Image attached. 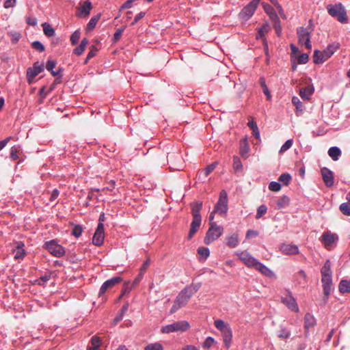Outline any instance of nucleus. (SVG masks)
I'll list each match as a JSON object with an SVG mask.
<instances>
[{
    "label": "nucleus",
    "instance_id": "41",
    "mask_svg": "<svg viewBox=\"0 0 350 350\" xmlns=\"http://www.w3.org/2000/svg\"><path fill=\"white\" fill-rule=\"evenodd\" d=\"M198 253L202 256L204 259H206L210 254V251L207 247H200L198 249Z\"/></svg>",
    "mask_w": 350,
    "mask_h": 350
},
{
    "label": "nucleus",
    "instance_id": "9",
    "mask_svg": "<svg viewBox=\"0 0 350 350\" xmlns=\"http://www.w3.org/2000/svg\"><path fill=\"white\" fill-rule=\"evenodd\" d=\"M192 296L190 295L185 289H183L178 296L176 297V299L174 301V304L170 309V313L174 314L177 310H178L180 308L184 307L187 305L188 301H189L190 298Z\"/></svg>",
    "mask_w": 350,
    "mask_h": 350
},
{
    "label": "nucleus",
    "instance_id": "57",
    "mask_svg": "<svg viewBox=\"0 0 350 350\" xmlns=\"http://www.w3.org/2000/svg\"><path fill=\"white\" fill-rule=\"evenodd\" d=\"M56 66V62L54 60H48L46 64V68L49 71H52Z\"/></svg>",
    "mask_w": 350,
    "mask_h": 350
},
{
    "label": "nucleus",
    "instance_id": "51",
    "mask_svg": "<svg viewBox=\"0 0 350 350\" xmlns=\"http://www.w3.org/2000/svg\"><path fill=\"white\" fill-rule=\"evenodd\" d=\"M144 350H163V347L159 343H153L147 345Z\"/></svg>",
    "mask_w": 350,
    "mask_h": 350
},
{
    "label": "nucleus",
    "instance_id": "56",
    "mask_svg": "<svg viewBox=\"0 0 350 350\" xmlns=\"http://www.w3.org/2000/svg\"><path fill=\"white\" fill-rule=\"evenodd\" d=\"M97 51H98V49L95 46H94V45L91 46L90 50L88 54V59H91L93 57H94L96 55Z\"/></svg>",
    "mask_w": 350,
    "mask_h": 350
},
{
    "label": "nucleus",
    "instance_id": "21",
    "mask_svg": "<svg viewBox=\"0 0 350 350\" xmlns=\"http://www.w3.org/2000/svg\"><path fill=\"white\" fill-rule=\"evenodd\" d=\"M280 251L285 255H295L299 253V248L296 245L283 243L280 247Z\"/></svg>",
    "mask_w": 350,
    "mask_h": 350
},
{
    "label": "nucleus",
    "instance_id": "5",
    "mask_svg": "<svg viewBox=\"0 0 350 350\" xmlns=\"http://www.w3.org/2000/svg\"><path fill=\"white\" fill-rule=\"evenodd\" d=\"M224 232L222 226H217L215 222H211L210 227L206 232L204 239L206 245H209L216 239H217Z\"/></svg>",
    "mask_w": 350,
    "mask_h": 350
},
{
    "label": "nucleus",
    "instance_id": "64",
    "mask_svg": "<svg viewBox=\"0 0 350 350\" xmlns=\"http://www.w3.org/2000/svg\"><path fill=\"white\" fill-rule=\"evenodd\" d=\"M258 232L252 230H247V232L246 233V238L249 239L252 237H256V236H258Z\"/></svg>",
    "mask_w": 350,
    "mask_h": 350
},
{
    "label": "nucleus",
    "instance_id": "13",
    "mask_svg": "<svg viewBox=\"0 0 350 350\" xmlns=\"http://www.w3.org/2000/svg\"><path fill=\"white\" fill-rule=\"evenodd\" d=\"M298 36L299 43L300 44H304L307 49L310 50L312 45L310 43V33L306 28L303 27H299L297 30Z\"/></svg>",
    "mask_w": 350,
    "mask_h": 350
},
{
    "label": "nucleus",
    "instance_id": "35",
    "mask_svg": "<svg viewBox=\"0 0 350 350\" xmlns=\"http://www.w3.org/2000/svg\"><path fill=\"white\" fill-rule=\"evenodd\" d=\"M101 345L100 338L96 336H94L91 339V347L89 350H99V347Z\"/></svg>",
    "mask_w": 350,
    "mask_h": 350
},
{
    "label": "nucleus",
    "instance_id": "60",
    "mask_svg": "<svg viewBox=\"0 0 350 350\" xmlns=\"http://www.w3.org/2000/svg\"><path fill=\"white\" fill-rule=\"evenodd\" d=\"M145 16V12H141L139 14H137L134 21L131 23V25H134L135 23H137L140 19H142Z\"/></svg>",
    "mask_w": 350,
    "mask_h": 350
},
{
    "label": "nucleus",
    "instance_id": "47",
    "mask_svg": "<svg viewBox=\"0 0 350 350\" xmlns=\"http://www.w3.org/2000/svg\"><path fill=\"white\" fill-rule=\"evenodd\" d=\"M81 33L79 31H75L70 36V42L72 45L76 44L80 39Z\"/></svg>",
    "mask_w": 350,
    "mask_h": 350
},
{
    "label": "nucleus",
    "instance_id": "14",
    "mask_svg": "<svg viewBox=\"0 0 350 350\" xmlns=\"http://www.w3.org/2000/svg\"><path fill=\"white\" fill-rule=\"evenodd\" d=\"M44 70V64L36 62L33 64L32 67H30L27 70V79L29 84H31L33 79L41 72Z\"/></svg>",
    "mask_w": 350,
    "mask_h": 350
},
{
    "label": "nucleus",
    "instance_id": "29",
    "mask_svg": "<svg viewBox=\"0 0 350 350\" xmlns=\"http://www.w3.org/2000/svg\"><path fill=\"white\" fill-rule=\"evenodd\" d=\"M263 9L265 12L269 16L270 18L272 20L278 19V16L274 9L271 5L268 3H262Z\"/></svg>",
    "mask_w": 350,
    "mask_h": 350
},
{
    "label": "nucleus",
    "instance_id": "16",
    "mask_svg": "<svg viewBox=\"0 0 350 350\" xmlns=\"http://www.w3.org/2000/svg\"><path fill=\"white\" fill-rule=\"evenodd\" d=\"M79 5L76 15L79 18H87L92 9L91 1L90 0H85L83 3L80 2Z\"/></svg>",
    "mask_w": 350,
    "mask_h": 350
},
{
    "label": "nucleus",
    "instance_id": "6",
    "mask_svg": "<svg viewBox=\"0 0 350 350\" xmlns=\"http://www.w3.org/2000/svg\"><path fill=\"white\" fill-rule=\"evenodd\" d=\"M327 10L329 14L332 17L336 18L339 22L346 23L347 21L346 11L342 3L329 4L327 6Z\"/></svg>",
    "mask_w": 350,
    "mask_h": 350
},
{
    "label": "nucleus",
    "instance_id": "37",
    "mask_svg": "<svg viewBox=\"0 0 350 350\" xmlns=\"http://www.w3.org/2000/svg\"><path fill=\"white\" fill-rule=\"evenodd\" d=\"M51 278V273H46L44 275H42L37 280L36 282L38 285L43 286L46 282H48Z\"/></svg>",
    "mask_w": 350,
    "mask_h": 350
},
{
    "label": "nucleus",
    "instance_id": "50",
    "mask_svg": "<svg viewBox=\"0 0 350 350\" xmlns=\"http://www.w3.org/2000/svg\"><path fill=\"white\" fill-rule=\"evenodd\" d=\"M269 189L272 191H279L281 189V185L278 182L272 181L269 185Z\"/></svg>",
    "mask_w": 350,
    "mask_h": 350
},
{
    "label": "nucleus",
    "instance_id": "4",
    "mask_svg": "<svg viewBox=\"0 0 350 350\" xmlns=\"http://www.w3.org/2000/svg\"><path fill=\"white\" fill-rule=\"evenodd\" d=\"M214 325L221 332L225 347L229 348L232 338V332L229 324L221 319H217L215 321Z\"/></svg>",
    "mask_w": 350,
    "mask_h": 350
},
{
    "label": "nucleus",
    "instance_id": "44",
    "mask_svg": "<svg viewBox=\"0 0 350 350\" xmlns=\"http://www.w3.org/2000/svg\"><path fill=\"white\" fill-rule=\"evenodd\" d=\"M291 179V176L289 174H282L279 177V180L284 185H288Z\"/></svg>",
    "mask_w": 350,
    "mask_h": 350
},
{
    "label": "nucleus",
    "instance_id": "58",
    "mask_svg": "<svg viewBox=\"0 0 350 350\" xmlns=\"http://www.w3.org/2000/svg\"><path fill=\"white\" fill-rule=\"evenodd\" d=\"M275 20H276V21L274 23L273 27H274V29H275L276 33L278 36H280L281 31H282V27H281V25H280V21H279L278 18L275 19Z\"/></svg>",
    "mask_w": 350,
    "mask_h": 350
},
{
    "label": "nucleus",
    "instance_id": "43",
    "mask_svg": "<svg viewBox=\"0 0 350 350\" xmlns=\"http://www.w3.org/2000/svg\"><path fill=\"white\" fill-rule=\"evenodd\" d=\"M20 150H20L19 147H16V146L12 147L11 150H10V157L13 160H17L18 159H19L18 153H19Z\"/></svg>",
    "mask_w": 350,
    "mask_h": 350
},
{
    "label": "nucleus",
    "instance_id": "22",
    "mask_svg": "<svg viewBox=\"0 0 350 350\" xmlns=\"http://www.w3.org/2000/svg\"><path fill=\"white\" fill-rule=\"evenodd\" d=\"M323 180L327 187H332L334 185V176L331 170L327 167L321 169Z\"/></svg>",
    "mask_w": 350,
    "mask_h": 350
},
{
    "label": "nucleus",
    "instance_id": "18",
    "mask_svg": "<svg viewBox=\"0 0 350 350\" xmlns=\"http://www.w3.org/2000/svg\"><path fill=\"white\" fill-rule=\"evenodd\" d=\"M122 281V278L120 277H113L109 280L105 281L103 285L101 286L98 296L100 297L103 295L108 289L111 288L116 284L120 283Z\"/></svg>",
    "mask_w": 350,
    "mask_h": 350
},
{
    "label": "nucleus",
    "instance_id": "28",
    "mask_svg": "<svg viewBox=\"0 0 350 350\" xmlns=\"http://www.w3.org/2000/svg\"><path fill=\"white\" fill-rule=\"evenodd\" d=\"M305 329L308 330L310 327H313L316 325L314 317L310 313H306L304 317Z\"/></svg>",
    "mask_w": 350,
    "mask_h": 350
},
{
    "label": "nucleus",
    "instance_id": "53",
    "mask_svg": "<svg viewBox=\"0 0 350 350\" xmlns=\"http://www.w3.org/2000/svg\"><path fill=\"white\" fill-rule=\"evenodd\" d=\"M217 163H213L210 165H208L205 169H204V174L206 176H208L216 167Z\"/></svg>",
    "mask_w": 350,
    "mask_h": 350
},
{
    "label": "nucleus",
    "instance_id": "32",
    "mask_svg": "<svg viewBox=\"0 0 350 350\" xmlns=\"http://www.w3.org/2000/svg\"><path fill=\"white\" fill-rule=\"evenodd\" d=\"M201 287V283H192L185 288V291L191 296L194 295Z\"/></svg>",
    "mask_w": 350,
    "mask_h": 350
},
{
    "label": "nucleus",
    "instance_id": "2",
    "mask_svg": "<svg viewBox=\"0 0 350 350\" xmlns=\"http://www.w3.org/2000/svg\"><path fill=\"white\" fill-rule=\"evenodd\" d=\"M321 282L323 287V293L328 297L331 293L332 285V278L331 271V263L329 260H326L321 270Z\"/></svg>",
    "mask_w": 350,
    "mask_h": 350
},
{
    "label": "nucleus",
    "instance_id": "33",
    "mask_svg": "<svg viewBox=\"0 0 350 350\" xmlns=\"http://www.w3.org/2000/svg\"><path fill=\"white\" fill-rule=\"evenodd\" d=\"M338 288L340 293H350V280H341L339 283Z\"/></svg>",
    "mask_w": 350,
    "mask_h": 350
},
{
    "label": "nucleus",
    "instance_id": "42",
    "mask_svg": "<svg viewBox=\"0 0 350 350\" xmlns=\"http://www.w3.org/2000/svg\"><path fill=\"white\" fill-rule=\"evenodd\" d=\"M267 207L265 204L260 205L257 210V213L256 215V219H260L264 214L267 213Z\"/></svg>",
    "mask_w": 350,
    "mask_h": 350
},
{
    "label": "nucleus",
    "instance_id": "27",
    "mask_svg": "<svg viewBox=\"0 0 350 350\" xmlns=\"http://www.w3.org/2000/svg\"><path fill=\"white\" fill-rule=\"evenodd\" d=\"M250 151V146L246 138L243 139L240 142V150L239 153L243 157H247Z\"/></svg>",
    "mask_w": 350,
    "mask_h": 350
},
{
    "label": "nucleus",
    "instance_id": "11",
    "mask_svg": "<svg viewBox=\"0 0 350 350\" xmlns=\"http://www.w3.org/2000/svg\"><path fill=\"white\" fill-rule=\"evenodd\" d=\"M228 195L226 191L222 190L219 194V198L215 204L214 212L220 215H224L228 211Z\"/></svg>",
    "mask_w": 350,
    "mask_h": 350
},
{
    "label": "nucleus",
    "instance_id": "7",
    "mask_svg": "<svg viewBox=\"0 0 350 350\" xmlns=\"http://www.w3.org/2000/svg\"><path fill=\"white\" fill-rule=\"evenodd\" d=\"M190 325L187 321H180L172 324L163 326L161 332L163 334H170L171 332H184L188 330Z\"/></svg>",
    "mask_w": 350,
    "mask_h": 350
},
{
    "label": "nucleus",
    "instance_id": "46",
    "mask_svg": "<svg viewBox=\"0 0 350 350\" xmlns=\"http://www.w3.org/2000/svg\"><path fill=\"white\" fill-rule=\"evenodd\" d=\"M293 145V140L288 139L286 142L282 146L280 150H279L280 154L284 153L288 149H289Z\"/></svg>",
    "mask_w": 350,
    "mask_h": 350
},
{
    "label": "nucleus",
    "instance_id": "62",
    "mask_svg": "<svg viewBox=\"0 0 350 350\" xmlns=\"http://www.w3.org/2000/svg\"><path fill=\"white\" fill-rule=\"evenodd\" d=\"M150 265V260H146L142 265L141 269H140V275L142 274L143 272L146 271V270L148 269V267Z\"/></svg>",
    "mask_w": 350,
    "mask_h": 350
},
{
    "label": "nucleus",
    "instance_id": "59",
    "mask_svg": "<svg viewBox=\"0 0 350 350\" xmlns=\"http://www.w3.org/2000/svg\"><path fill=\"white\" fill-rule=\"evenodd\" d=\"M85 48L82 45L79 44V46L76 47L74 49L73 53L77 55H81L83 51H85Z\"/></svg>",
    "mask_w": 350,
    "mask_h": 350
},
{
    "label": "nucleus",
    "instance_id": "63",
    "mask_svg": "<svg viewBox=\"0 0 350 350\" xmlns=\"http://www.w3.org/2000/svg\"><path fill=\"white\" fill-rule=\"evenodd\" d=\"M16 0H6L4 2V8H10L13 7L15 5Z\"/></svg>",
    "mask_w": 350,
    "mask_h": 350
},
{
    "label": "nucleus",
    "instance_id": "45",
    "mask_svg": "<svg viewBox=\"0 0 350 350\" xmlns=\"http://www.w3.org/2000/svg\"><path fill=\"white\" fill-rule=\"evenodd\" d=\"M233 167L236 171L242 170V163L240 159L238 157H234L233 158Z\"/></svg>",
    "mask_w": 350,
    "mask_h": 350
},
{
    "label": "nucleus",
    "instance_id": "10",
    "mask_svg": "<svg viewBox=\"0 0 350 350\" xmlns=\"http://www.w3.org/2000/svg\"><path fill=\"white\" fill-rule=\"evenodd\" d=\"M44 247L51 254L57 258L62 257L66 253L64 248L61 245L58 244L55 240L46 241L44 245Z\"/></svg>",
    "mask_w": 350,
    "mask_h": 350
},
{
    "label": "nucleus",
    "instance_id": "38",
    "mask_svg": "<svg viewBox=\"0 0 350 350\" xmlns=\"http://www.w3.org/2000/svg\"><path fill=\"white\" fill-rule=\"evenodd\" d=\"M292 103L296 107L297 111H302L304 109V106L298 97L293 96L292 98Z\"/></svg>",
    "mask_w": 350,
    "mask_h": 350
},
{
    "label": "nucleus",
    "instance_id": "48",
    "mask_svg": "<svg viewBox=\"0 0 350 350\" xmlns=\"http://www.w3.org/2000/svg\"><path fill=\"white\" fill-rule=\"evenodd\" d=\"M31 46L35 50L39 52H43L45 49L44 45L40 41L33 42Z\"/></svg>",
    "mask_w": 350,
    "mask_h": 350
},
{
    "label": "nucleus",
    "instance_id": "54",
    "mask_svg": "<svg viewBox=\"0 0 350 350\" xmlns=\"http://www.w3.org/2000/svg\"><path fill=\"white\" fill-rule=\"evenodd\" d=\"M309 57L307 53H303L299 55L297 62L299 64H306L308 62Z\"/></svg>",
    "mask_w": 350,
    "mask_h": 350
},
{
    "label": "nucleus",
    "instance_id": "55",
    "mask_svg": "<svg viewBox=\"0 0 350 350\" xmlns=\"http://www.w3.org/2000/svg\"><path fill=\"white\" fill-rule=\"evenodd\" d=\"M267 31V29L265 26L259 28L258 30V32L256 33V39L262 38L265 36V33Z\"/></svg>",
    "mask_w": 350,
    "mask_h": 350
},
{
    "label": "nucleus",
    "instance_id": "15",
    "mask_svg": "<svg viewBox=\"0 0 350 350\" xmlns=\"http://www.w3.org/2000/svg\"><path fill=\"white\" fill-rule=\"evenodd\" d=\"M237 255L241 262L248 267L254 268L258 262V260L247 251L241 252L238 253Z\"/></svg>",
    "mask_w": 350,
    "mask_h": 350
},
{
    "label": "nucleus",
    "instance_id": "40",
    "mask_svg": "<svg viewBox=\"0 0 350 350\" xmlns=\"http://www.w3.org/2000/svg\"><path fill=\"white\" fill-rule=\"evenodd\" d=\"M260 85L262 88V91H263L264 94L267 96V99H270L271 94H270V92L269 91V89H268L266 83H265V79L263 78H260Z\"/></svg>",
    "mask_w": 350,
    "mask_h": 350
},
{
    "label": "nucleus",
    "instance_id": "39",
    "mask_svg": "<svg viewBox=\"0 0 350 350\" xmlns=\"http://www.w3.org/2000/svg\"><path fill=\"white\" fill-rule=\"evenodd\" d=\"M340 210L344 215L350 216V204L348 202L341 204Z\"/></svg>",
    "mask_w": 350,
    "mask_h": 350
},
{
    "label": "nucleus",
    "instance_id": "1",
    "mask_svg": "<svg viewBox=\"0 0 350 350\" xmlns=\"http://www.w3.org/2000/svg\"><path fill=\"white\" fill-rule=\"evenodd\" d=\"M191 208L193 220L188 234V239H191L194 236L201 225L202 217L200 212L202 208V202H193L191 203Z\"/></svg>",
    "mask_w": 350,
    "mask_h": 350
},
{
    "label": "nucleus",
    "instance_id": "24",
    "mask_svg": "<svg viewBox=\"0 0 350 350\" xmlns=\"http://www.w3.org/2000/svg\"><path fill=\"white\" fill-rule=\"evenodd\" d=\"M239 243V234L235 232L232 234L228 235L225 238V244L230 247H236Z\"/></svg>",
    "mask_w": 350,
    "mask_h": 350
},
{
    "label": "nucleus",
    "instance_id": "34",
    "mask_svg": "<svg viewBox=\"0 0 350 350\" xmlns=\"http://www.w3.org/2000/svg\"><path fill=\"white\" fill-rule=\"evenodd\" d=\"M44 33L48 37H52L55 35V29L48 23L42 24Z\"/></svg>",
    "mask_w": 350,
    "mask_h": 350
},
{
    "label": "nucleus",
    "instance_id": "26",
    "mask_svg": "<svg viewBox=\"0 0 350 350\" xmlns=\"http://www.w3.org/2000/svg\"><path fill=\"white\" fill-rule=\"evenodd\" d=\"M254 268L266 276L271 277L273 275V273L268 267L258 261Z\"/></svg>",
    "mask_w": 350,
    "mask_h": 350
},
{
    "label": "nucleus",
    "instance_id": "19",
    "mask_svg": "<svg viewBox=\"0 0 350 350\" xmlns=\"http://www.w3.org/2000/svg\"><path fill=\"white\" fill-rule=\"evenodd\" d=\"M282 302L286 305L291 310L297 312L299 308L295 299L292 296L291 293H288L284 297H282Z\"/></svg>",
    "mask_w": 350,
    "mask_h": 350
},
{
    "label": "nucleus",
    "instance_id": "20",
    "mask_svg": "<svg viewBox=\"0 0 350 350\" xmlns=\"http://www.w3.org/2000/svg\"><path fill=\"white\" fill-rule=\"evenodd\" d=\"M337 239L338 236L336 234L332 233L329 231L323 232L321 238V240L323 243L325 247L331 246Z\"/></svg>",
    "mask_w": 350,
    "mask_h": 350
},
{
    "label": "nucleus",
    "instance_id": "12",
    "mask_svg": "<svg viewBox=\"0 0 350 350\" xmlns=\"http://www.w3.org/2000/svg\"><path fill=\"white\" fill-rule=\"evenodd\" d=\"M260 0H252L246 6H245L239 14L240 17L243 20H248L252 16L256 9L258 7Z\"/></svg>",
    "mask_w": 350,
    "mask_h": 350
},
{
    "label": "nucleus",
    "instance_id": "61",
    "mask_svg": "<svg viewBox=\"0 0 350 350\" xmlns=\"http://www.w3.org/2000/svg\"><path fill=\"white\" fill-rule=\"evenodd\" d=\"M123 31L124 29H118L116 30L113 36L115 41H118L120 38Z\"/></svg>",
    "mask_w": 350,
    "mask_h": 350
},
{
    "label": "nucleus",
    "instance_id": "36",
    "mask_svg": "<svg viewBox=\"0 0 350 350\" xmlns=\"http://www.w3.org/2000/svg\"><path fill=\"white\" fill-rule=\"evenodd\" d=\"M100 18V14L93 16L87 25V29L89 31L92 30L96 27V25L99 21Z\"/></svg>",
    "mask_w": 350,
    "mask_h": 350
},
{
    "label": "nucleus",
    "instance_id": "23",
    "mask_svg": "<svg viewBox=\"0 0 350 350\" xmlns=\"http://www.w3.org/2000/svg\"><path fill=\"white\" fill-rule=\"evenodd\" d=\"M24 243L22 242H16V246L12 249V252L14 255V258L16 260L23 259L25 256V250L24 249Z\"/></svg>",
    "mask_w": 350,
    "mask_h": 350
},
{
    "label": "nucleus",
    "instance_id": "3",
    "mask_svg": "<svg viewBox=\"0 0 350 350\" xmlns=\"http://www.w3.org/2000/svg\"><path fill=\"white\" fill-rule=\"evenodd\" d=\"M340 44L334 42L329 44L323 51L315 50L313 55V62L316 64L323 63L328 59L338 49Z\"/></svg>",
    "mask_w": 350,
    "mask_h": 350
},
{
    "label": "nucleus",
    "instance_id": "25",
    "mask_svg": "<svg viewBox=\"0 0 350 350\" xmlns=\"http://www.w3.org/2000/svg\"><path fill=\"white\" fill-rule=\"evenodd\" d=\"M314 88L312 85H308L305 88H301L299 90L300 96L304 99L308 100L311 95L314 93Z\"/></svg>",
    "mask_w": 350,
    "mask_h": 350
},
{
    "label": "nucleus",
    "instance_id": "17",
    "mask_svg": "<svg viewBox=\"0 0 350 350\" xmlns=\"http://www.w3.org/2000/svg\"><path fill=\"white\" fill-rule=\"evenodd\" d=\"M104 237V225L100 222L93 236L92 243L96 246H100L103 243Z\"/></svg>",
    "mask_w": 350,
    "mask_h": 350
},
{
    "label": "nucleus",
    "instance_id": "8",
    "mask_svg": "<svg viewBox=\"0 0 350 350\" xmlns=\"http://www.w3.org/2000/svg\"><path fill=\"white\" fill-rule=\"evenodd\" d=\"M167 162L171 171L182 170L184 167L182 156L178 150L168 153Z\"/></svg>",
    "mask_w": 350,
    "mask_h": 350
},
{
    "label": "nucleus",
    "instance_id": "31",
    "mask_svg": "<svg viewBox=\"0 0 350 350\" xmlns=\"http://www.w3.org/2000/svg\"><path fill=\"white\" fill-rule=\"evenodd\" d=\"M328 154L334 161H337L341 154V151L336 146L331 147L328 150Z\"/></svg>",
    "mask_w": 350,
    "mask_h": 350
},
{
    "label": "nucleus",
    "instance_id": "52",
    "mask_svg": "<svg viewBox=\"0 0 350 350\" xmlns=\"http://www.w3.org/2000/svg\"><path fill=\"white\" fill-rule=\"evenodd\" d=\"M214 342H215L214 338H213L212 337H207L205 339L204 342H203L202 347L204 348L208 349L214 344Z\"/></svg>",
    "mask_w": 350,
    "mask_h": 350
},
{
    "label": "nucleus",
    "instance_id": "49",
    "mask_svg": "<svg viewBox=\"0 0 350 350\" xmlns=\"http://www.w3.org/2000/svg\"><path fill=\"white\" fill-rule=\"evenodd\" d=\"M83 228L80 225L74 226L72 230V234L75 237H79L82 234Z\"/></svg>",
    "mask_w": 350,
    "mask_h": 350
},
{
    "label": "nucleus",
    "instance_id": "30",
    "mask_svg": "<svg viewBox=\"0 0 350 350\" xmlns=\"http://www.w3.org/2000/svg\"><path fill=\"white\" fill-rule=\"evenodd\" d=\"M290 204V198L287 196H283L277 201V206L278 209L287 207Z\"/></svg>",
    "mask_w": 350,
    "mask_h": 350
}]
</instances>
